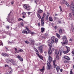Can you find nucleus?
<instances>
[{
	"mask_svg": "<svg viewBox=\"0 0 74 74\" xmlns=\"http://www.w3.org/2000/svg\"><path fill=\"white\" fill-rule=\"evenodd\" d=\"M63 38L64 40H65V41L64 42H62V45H65L66 44H68V40H67V38L65 36H63Z\"/></svg>",
	"mask_w": 74,
	"mask_h": 74,
	"instance_id": "nucleus-1",
	"label": "nucleus"
},
{
	"mask_svg": "<svg viewBox=\"0 0 74 74\" xmlns=\"http://www.w3.org/2000/svg\"><path fill=\"white\" fill-rule=\"evenodd\" d=\"M23 7L24 8L28 10V11H30V7L29 6L25 4L24 5Z\"/></svg>",
	"mask_w": 74,
	"mask_h": 74,
	"instance_id": "nucleus-2",
	"label": "nucleus"
},
{
	"mask_svg": "<svg viewBox=\"0 0 74 74\" xmlns=\"http://www.w3.org/2000/svg\"><path fill=\"white\" fill-rule=\"evenodd\" d=\"M71 10H72V11H73V15L74 16V4H73L71 5Z\"/></svg>",
	"mask_w": 74,
	"mask_h": 74,
	"instance_id": "nucleus-3",
	"label": "nucleus"
},
{
	"mask_svg": "<svg viewBox=\"0 0 74 74\" xmlns=\"http://www.w3.org/2000/svg\"><path fill=\"white\" fill-rule=\"evenodd\" d=\"M22 33L26 34H29V32H27V29L23 30L22 31Z\"/></svg>",
	"mask_w": 74,
	"mask_h": 74,
	"instance_id": "nucleus-4",
	"label": "nucleus"
},
{
	"mask_svg": "<svg viewBox=\"0 0 74 74\" xmlns=\"http://www.w3.org/2000/svg\"><path fill=\"white\" fill-rule=\"evenodd\" d=\"M38 51L40 53H42L44 52V50L42 49V46H41L38 47Z\"/></svg>",
	"mask_w": 74,
	"mask_h": 74,
	"instance_id": "nucleus-5",
	"label": "nucleus"
},
{
	"mask_svg": "<svg viewBox=\"0 0 74 74\" xmlns=\"http://www.w3.org/2000/svg\"><path fill=\"white\" fill-rule=\"evenodd\" d=\"M47 67H48V69L50 70V69H51V67L50 63L48 61H47Z\"/></svg>",
	"mask_w": 74,
	"mask_h": 74,
	"instance_id": "nucleus-6",
	"label": "nucleus"
},
{
	"mask_svg": "<svg viewBox=\"0 0 74 74\" xmlns=\"http://www.w3.org/2000/svg\"><path fill=\"white\" fill-rule=\"evenodd\" d=\"M50 40H49L48 41V46L49 47H52V43L51 42H49V41H50Z\"/></svg>",
	"mask_w": 74,
	"mask_h": 74,
	"instance_id": "nucleus-7",
	"label": "nucleus"
},
{
	"mask_svg": "<svg viewBox=\"0 0 74 74\" xmlns=\"http://www.w3.org/2000/svg\"><path fill=\"white\" fill-rule=\"evenodd\" d=\"M52 57L51 56H49V63H51V62H52Z\"/></svg>",
	"mask_w": 74,
	"mask_h": 74,
	"instance_id": "nucleus-8",
	"label": "nucleus"
},
{
	"mask_svg": "<svg viewBox=\"0 0 74 74\" xmlns=\"http://www.w3.org/2000/svg\"><path fill=\"white\" fill-rule=\"evenodd\" d=\"M41 26H44V20L41 19Z\"/></svg>",
	"mask_w": 74,
	"mask_h": 74,
	"instance_id": "nucleus-9",
	"label": "nucleus"
},
{
	"mask_svg": "<svg viewBox=\"0 0 74 74\" xmlns=\"http://www.w3.org/2000/svg\"><path fill=\"white\" fill-rule=\"evenodd\" d=\"M17 58L19 59L20 60V61H21V62H22L23 61V58H21V57L19 55H18L17 56Z\"/></svg>",
	"mask_w": 74,
	"mask_h": 74,
	"instance_id": "nucleus-10",
	"label": "nucleus"
},
{
	"mask_svg": "<svg viewBox=\"0 0 74 74\" xmlns=\"http://www.w3.org/2000/svg\"><path fill=\"white\" fill-rule=\"evenodd\" d=\"M36 55H38V56L39 58H40L41 59H42V60H43V57H42V56L40 55L37 53H36Z\"/></svg>",
	"mask_w": 74,
	"mask_h": 74,
	"instance_id": "nucleus-11",
	"label": "nucleus"
},
{
	"mask_svg": "<svg viewBox=\"0 0 74 74\" xmlns=\"http://www.w3.org/2000/svg\"><path fill=\"white\" fill-rule=\"evenodd\" d=\"M60 51V56H61L62 55V53H63V49H59Z\"/></svg>",
	"mask_w": 74,
	"mask_h": 74,
	"instance_id": "nucleus-12",
	"label": "nucleus"
},
{
	"mask_svg": "<svg viewBox=\"0 0 74 74\" xmlns=\"http://www.w3.org/2000/svg\"><path fill=\"white\" fill-rule=\"evenodd\" d=\"M31 43H30V45H34V40H30Z\"/></svg>",
	"mask_w": 74,
	"mask_h": 74,
	"instance_id": "nucleus-13",
	"label": "nucleus"
},
{
	"mask_svg": "<svg viewBox=\"0 0 74 74\" xmlns=\"http://www.w3.org/2000/svg\"><path fill=\"white\" fill-rule=\"evenodd\" d=\"M6 21H8V22L9 23H12V21H13V19H7V20Z\"/></svg>",
	"mask_w": 74,
	"mask_h": 74,
	"instance_id": "nucleus-14",
	"label": "nucleus"
},
{
	"mask_svg": "<svg viewBox=\"0 0 74 74\" xmlns=\"http://www.w3.org/2000/svg\"><path fill=\"white\" fill-rule=\"evenodd\" d=\"M46 16V14H45V13H44L43 14V15L41 18V19H43V20H44L45 17V16Z\"/></svg>",
	"mask_w": 74,
	"mask_h": 74,
	"instance_id": "nucleus-15",
	"label": "nucleus"
},
{
	"mask_svg": "<svg viewBox=\"0 0 74 74\" xmlns=\"http://www.w3.org/2000/svg\"><path fill=\"white\" fill-rule=\"evenodd\" d=\"M22 14L23 15V16H22V17H23V18H25V15H26V13H25V12H23Z\"/></svg>",
	"mask_w": 74,
	"mask_h": 74,
	"instance_id": "nucleus-16",
	"label": "nucleus"
},
{
	"mask_svg": "<svg viewBox=\"0 0 74 74\" xmlns=\"http://www.w3.org/2000/svg\"><path fill=\"white\" fill-rule=\"evenodd\" d=\"M59 33L60 34H62V33H63V31H62V29H60L59 30Z\"/></svg>",
	"mask_w": 74,
	"mask_h": 74,
	"instance_id": "nucleus-17",
	"label": "nucleus"
},
{
	"mask_svg": "<svg viewBox=\"0 0 74 74\" xmlns=\"http://www.w3.org/2000/svg\"><path fill=\"white\" fill-rule=\"evenodd\" d=\"M66 48L67 49L66 51H67L68 52H69V51H70V47L67 46H66Z\"/></svg>",
	"mask_w": 74,
	"mask_h": 74,
	"instance_id": "nucleus-18",
	"label": "nucleus"
},
{
	"mask_svg": "<svg viewBox=\"0 0 74 74\" xmlns=\"http://www.w3.org/2000/svg\"><path fill=\"white\" fill-rule=\"evenodd\" d=\"M49 19L50 22H52L53 21V19L51 16H50L49 18Z\"/></svg>",
	"mask_w": 74,
	"mask_h": 74,
	"instance_id": "nucleus-19",
	"label": "nucleus"
},
{
	"mask_svg": "<svg viewBox=\"0 0 74 74\" xmlns=\"http://www.w3.org/2000/svg\"><path fill=\"white\" fill-rule=\"evenodd\" d=\"M55 53L56 55L59 54V51L57 49H56L55 50Z\"/></svg>",
	"mask_w": 74,
	"mask_h": 74,
	"instance_id": "nucleus-20",
	"label": "nucleus"
},
{
	"mask_svg": "<svg viewBox=\"0 0 74 74\" xmlns=\"http://www.w3.org/2000/svg\"><path fill=\"white\" fill-rule=\"evenodd\" d=\"M45 30V29L44 27H42L41 28V32L42 33L44 32V30Z\"/></svg>",
	"mask_w": 74,
	"mask_h": 74,
	"instance_id": "nucleus-21",
	"label": "nucleus"
},
{
	"mask_svg": "<svg viewBox=\"0 0 74 74\" xmlns=\"http://www.w3.org/2000/svg\"><path fill=\"white\" fill-rule=\"evenodd\" d=\"M64 59H66L67 60H70V58H69V57L66 56H65L64 57Z\"/></svg>",
	"mask_w": 74,
	"mask_h": 74,
	"instance_id": "nucleus-22",
	"label": "nucleus"
},
{
	"mask_svg": "<svg viewBox=\"0 0 74 74\" xmlns=\"http://www.w3.org/2000/svg\"><path fill=\"white\" fill-rule=\"evenodd\" d=\"M1 55L2 56H4V57H5V56H7V54L6 53H2Z\"/></svg>",
	"mask_w": 74,
	"mask_h": 74,
	"instance_id": "nucleus-23",
	"label": "nucleus"
},
{
	"mask_svg": "<svg viewBox=\"0 0 74 74\" xmlns=\"http://www.w3.org/2000/svg\"><path fill=\"white\" fill-rule=\"evenodd\" d=\"M56 36L58 38H60V36L58 33H56Z\"/></svg>",
	"mask_w": 74,
	"mask_h": 74,
	"instance_id": "nucleus-24",
	"label": "nucleus"
},
{
	"mask_svg": "<svg viewBox=\"0 0 74 74\" xmlns=\"http://www.w3.org/2000/svg\"><path fill=\"white\" fill-rule=\"evenodd\" d=\"M56 69L58 72L59 71V70H60V67L59 66H57L56 68Z\"/></svg>",
	"mask_w": 74,
	"mask_h": 74,
	"instance_id": "nucleus-25",
	"label": "nucleus"
},
{
	"mask_svg": "<svg viewBox=\"0 0 74 74\" xmlns=\"http://www.w3.org/2000/svg\"><path fill=\"white\" fill-rule=\"evenodd\" d=\"M38 12L39 13H41L42 12V10L41 9L38 10Z\"/></svg>",
	"mask_w": 74,
	"mask_h": 74,
	"instance_id": "nucleus-26",
	"label": "nucleus"
},
{
	"mask_svg": "<svg viewBox=\"0 0 74 74\" xmlns=\"http://www.w3.org/2000/svg\"><path fill=\"white\" fill-rule=\"evenodd\" d=\"M44 70H45V68H44V66H43L42 69H40V71L42 72V71H43Z\"/></svg>",
	"mask_w": 74,
	"mask_h": 74,
	"instance_id": "nucleus-27",
	"label": "nucleus"
},
{
	"mask_svg": "<svg viewBox=\"0 0 74 74\" xmlns=\"http://www.w3.org/2000/svg\"><path fill=\"white\" fill-rule=\"evenodd\" d=\"M48 53L49 54H50V55H51L52 53V51H51V49L48 51Z\"/></svg>",
	"mask_w": 74,
	"mask_h": 74,
	"instance_id": "nucleus-28",
	"label": "nucleus"
},
{
	"mask_svg": "<svg viewBox=\"0 0 74 74\" xmlns=\"http://www.w3.org/2000/svg\"><path fill=\"white\" fill-rule=\"evenodd\" d=\"M53 66H56V64H55V63H56V60H54L53 61Z\"/></svg>",
	"mask_w": 74,
	"mask_h": 74,
	"instance_id": "nucleus-29",
	"label": "nucleus"
},
{
	"mask_svg": "<svg viewBox=\"0 0 74 74\" xmlns=\"http://www.w3.org/2000/svg\"><path fill=\"white\" fill-rule=\"evenodd\" d=\"M69 52L67 51V50L63 51V53L64 54H67Z\"/></svg>",
	"mask_w": 74,
	"mask_h": 74,
	"instance_id": "nucleus-30",
	"label": "nucleus"
},
{
	"mask_svg": "<svg viewBox=\"0 0 74 74\" xmlns=\"http://www.w3.org/2000/svg\"><path fill=\"white\" fill-rule=\"evenodd\" d=\"M37 16H38L39 18L40 19L41 18V16H40V14H37Z\"/></svg>",
	"mask_w": 74,
	"mask_h": 74,
	"instance_id": "nucleus-31",
	"label": "nucleus"
},
{
	"mask_svg": "<svg viewBox=\"0 0 74 74\" xmlns=\"http://www.w3.org/2000/svg\"><path fill=\"white\" fill-rule=\"evenodd\" d=\"M74 26V25L73 23L71 24V29H73V27Z\"/></svg>",
	"mask_w": 74,
	"mask_h": 74,
	"instance_id": "nucleus-32",
	"label": "nucleus"
},
{
	"mask_svg": "<svg viewBox=\"0 0 74 74\" xmlns=\"http://www.w3.org/2000/svg\"><path fill=\"white\" fill-rule=\"evenodd\" d=\"M0 43H1V44H0V46H1V45H2V46H3V42H2V41H0Z\"/></svg>",
	"mask_w": 74,
	"mask_h": 74,
	"instance_id": "nucleus-33",
	"label": "nucleus"
},
{
	"mask_svg": "<svg viewBox=\"0 0 74 74\" xmlns=\"http://www.w3.org/2000/svg\"><path fill=\"white\" fill-rule=\"evenodd\" d=\"M34 50H35V51L36 52H37V53H39V52H38V50H37V49H35Z\"/></svg>",
	"mask_w": 74,
	"mask_h": 74,
	"instance_id": "nucleus-34",
	"label": "nucleus"
},
{
	"mask_svg": "<svg viewBox=\"0 0 74 74\" xmlns=\"http://www.w3.org/2000/svg\"><path fill=\"white\" fill-rule=\"evenodd\" d=\"M65 4L66 5H67V7H69L70 6V5H69V3H65Z\"/></svg>",
	"mask_w": 74,
	"mask_h": 74,
	"instance_id": "nucleus-35",
	"label": "nucleus"
},
{
	"mask_svg": "<svg viewBox=\"0 0 74 74\" xmlns=\"http://www.w3.org/2000/svg\"><path fill=\"white\" fill-rule=\"evenodd\" d=\"M63 3L64 4H66L67 3V2L66 1L64 0L63 1Z\"/></svg>",
	"mask_w": 74,
	"mask_h": 74,
	"instance_id": "nucleus-36",
	"label": "nucleus"
},
{
	"mask_svg": "<svg viewBox=\"0 0 74 74\" xmlns=\"http://www.w3.org/2000/svg\"><path fill=\"white\" fill-rule=\"evenodd\" d=\"M18 21H23V20L21 18H19L18 19Z\"/></svg>",
	"mask_w": 74,
	"mask_h": 74,
	"instance_id": "nucleus-37",
	"label": "nucleus"
},
{
	"mask_svg": "<svg viewBox=\"0 0 74 74\" xmlns=\"http://www.w3.org/2000/svg\"><path fill=\"white\" fill-rule=\"evenodd\" d=\"M12 64L14 66H15V65H16V63H15V62H13L12 63Z\"/></svg>",
	"mask_w": 74,
	"mask_h": 74,
	"instance_id": "nucleus-38",
	"label": "nucleus"
},
{
	"mask_svg": "<svg viewBox=\"0 0 74 74\" xmlns=\"http://www.w3.org/2000/svg\"><path fill=\"white\" fill-rule=\"evenodd\" d=\"M54 39H55V37L54 36L52 37L51 38V40H54Z\"/></svg>",
	"mask_w": 74,
	"mask_h": 74,
	"instance_id": "nucleus-39",
	"label": "nucleus"
},
{
	"mask_svg": "<svg viewBox=\"0 0 74 74\" xmlns=\"http://www.w3.org/2000/svg\"><path fill=\"white\" fill-rule=\"evenodd\" d=\"M58 41V38H56L55 39V42H57Z\"/></svg>",
	"mask_w": 74,
	"mask_h": 74,
	"instance_id": "nucleus-40",
	"label": "nucleus"
},
{
	"mask_svg": "<svg viewBox=\"0 0 74 74\" xmlns=\"http://www.w3.org/2000/svg\"><path fill=\"white\" fill-rule=\"evenodd\" d=\"M6 28L7 29H10V26L9 25H7L6 27Z\"/></svg>",
	"mask_w": 74,
	"mask_h": 74,
	"instance_id": "nucleus-41",
	"label": "nucleus"
},
{
	"mask_svg": "<svg viewBox=\"0 0 74 74\" xmlns=\"http://www.w3.org/2000/svg\"><path fill=\"white\" fill-rule=\"evenodd\" d=\"M54 28L56 30L58 29V26L57 25H56V26L54 27Z\"/></svg>",
	"mask_w": 74,
	"mask_h": 74,
	"instance_id": "nucleus-42",
	"label": "nucleus"
},
{
	"mask_svg": "<svg viewBox=\"0 0 74 74\" xmlns=\"http://www.w3.org/2000/svg\"><path fill=\"white\" fill-rule=\"evenodd\" d=\"M69 15L71 18L72 17V15H71V13H70L69 14Z\"/></svg>",
	"mask_w": 74,
	"mask_h": 74,
	"instance_id": "nucleus-43",
	"label": "nucleus"
},
{
	"mask_svg": "<svg viewBox=\"0 0 74 74\" xmlns=\"http://www.w3.org/2000/svg\"><path fill=\"white\" fill-rule=\"evenodd\" d=\"M51 42L52 44H53V43H54V42H55V40H52Z\"/></svg>",
	"mask_w": 74,
	"mask_h": 74,
	"instance_id": "nucleus-44",
	"label": "nucleus"
},
{
	"mask_svg": "<svg viewBox=\"0 0 74 74\" xmlns=\"http://www.w3.org/2000/svg\"><path fill=\"white\" fill-rule=\"evenodd\" d=\"M10 62L12 63L14 62V60H11L10 61Z\"/></svg>",
	"mask_w": 74,
	"mask_h": 74,
	"instance_id": "nucleus-45",
	"label": "nucleus"
},
{
	"mask_svg": "<svg viewBox=\"0 0 74 74\" xmlns=\"http://www.w3.org/2000/svg\"><path fill=\"white\" fill-rule=\"evenodd\" d=\"M21 26H24V25H23V23H21Z\"/></svg>",
	"mask_w": 74,
	"mask_h": 74,
	"instance_id": "nucleus-46",
	"label": "nucleus"
},
{
	"mask_svg": "<svg viewBox=\"0 0 74 74\" xmlns=\"http://www.w3.org/2000/svg\"><path fill=\"white\" fill-rule=\"evenodd\" d=\"M64 63H68V61H67V60H65L64 61Z\"/></svg>",
	"mask_w": 74,
	"mask_h": 74,
	"instance_id": "nucleus-47",
	"label": "nucleus"
},
{
	"mask_svg": "<svg viewBox=\"0 0 74 74\" xmlns=\"http://www.w3.org/2000/svg\"><path fill=\"white\" fill-rule=\"evenodd\" d=\"M12 73V70L10 71V74H11Z\"/></svg>",
	"mask_w": 74,
	"mask_h": 74,
	"instance_id": "nucleus-48",
	"label": "nucleus"
},
{
	"mask_svg": "<svg viewBox=\"0 0 74 74\" xmlns=\"http://www.w3.org/2000/svg\"><path fill=\"white\" fill-rule=\"evenodd\" d=\"M38 26H40V22L38 23Z\"/></svg>",
	"mask_w": 74,
	"mask_h": 74,
	"instance_id": "nucleus-49",
	"label": "nucleus"
},
{
	"mask_svg": "<svg viewBox=\"0 0 74 74\" xmlns=\"http://www.w3.org/2000/svg\"><path fill=\"white\" fill-rule=\"evenodd\" d=\"M49 15V13H47V18L48 17V16Z\"/></svg>",
	"mask_w": 74,
	"mask_h": 74,
	"instance_id": "nucleus-50",
	"label": "nucleus"
},
{
	"mask_svg": "<svg viewBox=\"0 0 74 74\" xmlns=\"http://www.w3.org/2000/svg\"><path fill=\"white\" fill-rule=\"evenodd\" d=\"M5 67H9V66L7 64L5 65Z\"/></svg>",
	"mask_w": 74,
	"mask_h": 74,
	"instance_id": "nucleus-51",
	"label": "nucleus"
},
{
	"mask_svg": "<svg viewBox=\"0 0 74 74\" xmlns=\"http://www.w3.org/2000/svg\"><path fill=\"white\" fill-rule=\"evenodd\" d=\"M25 42L26 44H29V42L27 41H25Z\"/></svg>",
	"mask_w": 74,
	"mask_h": 74,
	"instance_id": "nucleus-52",
	"label": "nucleus"
},
{
	"mask_svg": "<svg viewBox=\"0 0 74 74\" xmlns=\"http://www.w3.org/2000/svg\"><path fill=\"white\" fill-rule=\"evenodd\" d=\"M25 29H27V31L29 29H28V28H27V27H25Z\"/></svg>",
	"mask_w": 74,
	"mask_h": 74,
	"instance_id": "nucleus-53",
	"label": "nucleus"
},
{
	"mask_svg": "<svg viewBox=\"0 0 74 74\" xmlns=\"http://www.w3.org/2000/svg\"><path fill=\"white\" fill-rule=\"evenodd\" d=\"M19 51L20 52H23V50L22 49H20L19 50Z\"/></svg>",
	"mask_w": 74,
	"mask_h": 74,
	"instance_id": "nucleus-54",
	"label": "nucleus"
},
{
	"mask_svg": "<svg viewBox=\"0 0 74 74\" xmlns=\"http://www.w3.org/2000/svg\"><path fill=\"white\" fill-rule=\"evenodd\" d=\"M59 8H60V11H62V8L61 7V6H60Z\"/></svg>",
	"mask_w": 74,
	"mask_h": 74,
	"instance_id": "nucleus-55",
	"label": "nucleus"
},
{
	"mask_svg": "<svg viewBox=\"0 0 74 74\" xmlns=\"http://www.w3.org/2000/svg\"><path fill=\"white\" fill-rule=\"evenodd\" d=\"M27 32H29V33H32V32H31V31H30V30H28V31Z\"/></svg>",
	"mask_w": 74,
	"mask_h": 74,
	"instance_id": "nucleus-56",
	"label": "nucleus"
},
{
	"mask_svg": "<svg viewBox=\"0 0 74 74\" xmlns=\"http://www.w3.org/2000/svg\"><path fill=\"white\" fill-rule=\"evenodd\" d=\"M30 13H31V12H27V14H28V15H30Z\"/></svg>",
	"mask_w": 74,
	"mask_h": 74,
	"instance_id": "nucleus-57",
	"label": "nucleus"
},
{
	"mask_svg": "<svg viewBox=\"0 0 74 74\" xmlns=\"http://www.w3.org/2000/svg\"><path fill=\"white\" fill-rule=\"evenodd\" d=\"M6 56H11V55H10V54H8Z\"/></svg>",
	"mask_w": 74,
	"mask_h": 74,
	"instance_id": "nucleus-58",
	"label": "nucleus"
},
{
	"mask_svg": "<svg viewBox=\"0 0 74 74\" xmlns=\"http://www.w3.org/2000/svg\"><path fill=\"white\" fill-rule=\"evenodd\" d=\"M31 34H34V32H31Z\"/></svg>",
	"mask_w": 74,
	"mask_h": 74,
	"instance_id": "nucleus-59",
	"label": "nucleus"
},
{
	"mask_svg": "<svg viewBox=\"0 0 74 74\" xmlns=\"http://www.w3.org/2000/svg\"><path fill=\"white\" fill-rule=\"evenodd\" d=\"M5 48H6V49H7V51H8V48H7V47H5Z\"/></svg>",
	"mask_w": 74,
	"mask_h": 74,
	"instance_id": "nucleus-60",
	"label": "nucleus"
},
{
	"mask_svg": "<svg viewBox=\"0 0 74 74\" xmlns=\"http://www.w3.org/2000/svg\"><path fill=\"white\" fill-rule=\"evenodd\" d=\"M69 41H73V39H70L69 40Z\"/></svg>",
	"mask_w": 74,
	"mask_h": 74,
	"instance_id": "nucleus-61",
	"label": "nucleus"
},
{
	"mask_svg": "<svg viewBox=\"0 0 74 74\" xmlns=\"http://www.w3.org/2000/svg\"><path fill=\"white\" fill-rule=\"evenodd\" d=\"M54 19L56 20V19H57V18H56V17H54Z\"/></svg>",
	"mask_w": 74,
	"mask_h": 74,
	"instance_id": "nucleus-62",
	"label": "nucleus"
},
{
	"mask_svg": "<svg viewBox=\"0 0 74 74\" xmlns=\"http://www.w3.org/2000/svg\"><path fill=\"white\" fill-rule=\"evenodd\" d=\"M56 58H57V59H58V58H59V57L58 56H56Z\"/></svg>",
	"mask_w": 74,
	"mask_h": 74,
	"instance_id": "nucleus-63",
	"label": "nucleus"
},
{
	"mask_svg": "<svg viewBox=\"0 0 74 74\" xmlns=\"http://www.w3.org/2000/svg\"><path fill=\"white\" fill-rule=\"evenodd\" d=\"M60 71L61 72H62V71H63V70L62 69H60Z\"/></svg>",
	"mask_w": 74,
	"mask_h": 74,
	"instance_id": "nucleus-64",
	"label": "nucleus"
}]
</instances>
